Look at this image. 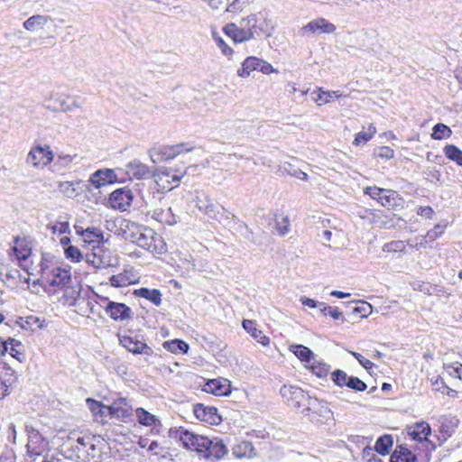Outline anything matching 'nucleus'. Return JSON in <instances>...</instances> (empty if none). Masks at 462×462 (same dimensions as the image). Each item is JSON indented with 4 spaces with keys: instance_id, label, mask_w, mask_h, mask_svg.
<instances>
[{
    "instance_id": "1",
    "label": "nucleus",
    "mask_w": 462,
    "mask_h": 462,
    "mask_svg": "<svg viewBox=\"0 0 462 462\" xmlns=\"http://www.w3.org/2000/svg\"><path fill=\"white\" fill-rule=\"evenodd\" d=\"M98 437L69 433L60 447L61 455L76 462H96L100 457V450L96 446Z\"/></svg>"
},
{
    "instance_id": "2",
    "label": "nucleus",
    "mask_w": 462,
    "mask_h": 462,
    "mask_svg": "<svg viewBox=\"0 0 462 462\" xmlns=\"http://www.w3.org/2000/svg\"><path fill=\"white\" fill-rule=\"evenodd\" d=\"M256 16L251 14L242 19L239 25L228 23L223 30L235 42H243L260 35L262 29L256 25Z\"/></svg>"
},
{
    "instance_id": "3",
    "label": "nucleus",
    "mask_w": 462,
    "mask_h": 462,
    "mask_svg": "<svg viewBox=\"0 0 462 462\" xmlns=\"http://www.w3.org/2000/svg\"><path fill=\"white\" fill-rule=\"evenodd\" d=\"M194 149L189 143H178L174 145H163L150 151V158L153 163L174 159L182 152H189Z\"/></svg>"
},
{
    "instance_id": "4",
    "label": "nucleus",
    "mask_w": 462,
    "mask_h": 462,
    "mask_svg": "<svg viewBox=\"0 0 462 462\" xmlns=\"http://www.w3.org/2000/svg\"><path fill=\"white\" fill-rule=\"evenodd\" d=\"M136 245L153 254H162L167 250L163 238L148 227L141 232V237L136 241Z\"/></svg>"
},
{
    "instance_id": "5",
    "label": "nucleus",
    "mask_w": 462,
    "mask_h": 462,
    "mask_svg": "<svg viewBox=\"0 0 462 462\" xmlns=\"http://www.w3.org/2000/svg\"><path fill=\"white\" fill-rule=\"evenodd\" d=\"M196 207L209 219L218 223H224L228 219L227 211L223 207L214 203L208 196H204L203 198L198 197Z\"/></svg>"
},
{
    "instance_id": "6",
    "label": "nucleus",
    "mask_w": 462,
    "mask_h": 462,
    "mask_svg": "<svg viewBox=\"0 0 462 462\" xmlns=\"http://www.w3.org/2000/svg\"><path fill=\"white\" fill-rule=\"evenodd\" d=\"M54 160V153L50 145L36 144L27 154L26 162L35 168L46 167Z\"/></svg>"
},
{
    "instance_id": "7",
    "label": "nucleus",
    "mask_w": 462,
    "mask_h": 462,
    "mask_svg": "<svg viewBox=\"0 0 462 462\" xmlns=\"http://www.w3.org/2000/svg\"><path fill=\"white\" fill-rule=\"evenodd\" d=\"M280 393L283 401L296 409L303 410L310 397L301 388L293 385H283Z\"/></svg>"
},
{
    "instance_id": "8",
    "label": "nucleus",
    "mask_w": 462,
    "mask_h": 462,
    "mask_svg": "<svg viewBox=\"0 0 462 462\" xmlns=\"http://www.w3.org/2000/svg\"><path fill=\"white\" fill-rule=\"evenodd\" d=\"M180 440L183 446L191 450H195L199 453L205 452V448L210 445V439L207 437L194 434L183 428H180L177 430Z\"/></svg>"
},
{
    "instance_id": "9",
    "label": "nucleus",
    "mask_w": 462,
    "mask_h": 462,
    "mask_svg": "<svg viewBox=\"0 0 462 462\" xmlns=\"http://www.w3.org/2000/svg\"><path fill=\"white\" fill-rule=\"evenodd\" d=\"M27 451L31 456H41L49 449V441L32 426L26 425Z\"/></svg>"
},
{
    "instance_id": "10",
    "label": "nucleus",
    "mask_w": 462,
    "mask_h": 462,
    "mask_svg": "<svg viewBox=\"0 0 462 462\" xmlns=\"http://www.w3.org/2000/svg\"><path fill=\"white\" fill-rule=\"evenodd\" d=\"M86 261L95 268H106L113 265L111 253L104 243L94 245L91 251L86 254Z\"/></svg>"
},
{
    "instance_id": "11",
    "label": "nucleus",
    "mask_w": 462,
    "mask_h": 462,
    "mask_svg": "<svg viewBox=\"0 0 462 462\" xmlns=\"http://www.w3.org/2000/svg\"><path fill=\"white\" fill-rule=\"evenodd\" d=\"M336 29L337 27L334 23L328 22L325 18L320 17L314 19L302 26L299 30V35L302 37H309L320 33H333Z\"/></svg>"
},
{
    "instance_id": "12",
    "label": "nucleus",
    "mask_w": 462,
    "mask_h": 462,
    "mask_svg": "<svg viewBox=\"0 0 462 462\" xmlns=\"http://www.w3.org/2000/svg\"><path fill=\"white\" fill-rule=\"evenodd\" d=\"M184 174L185 171L180 172L171 168H166L160 170L156 174H152V176L155 178V182L160 189L171 190L174 187L179 186Z\"/></svg>"
},
{
    "instance_id": "13",
    "label": "nucleus",
    "mask_w": 462,
    "mask_h": 462,
    "mask_svg": "<svg viewBox=\"0 0 462 462\" xmlns=\"http://www.w3.org/2000/svg\"><path fill=\"white\" fill-rule=\"evenodd\" d=\"M132 191L127 188H121L114 190L109 196V204L115 209L126 210L133 201Z\"/></svg>"
},
{
    "instance_id": "14",
    "label": "nucleus",
    "mask_w": 462,
    "mask_h": 462,
    "mask_svg": "<svg viewBox=\"0 0 462 462\" xmlns=\"http://www.w3.org/2000/svg\"><path fill=\"white\" fill-rule=\"evenodd\" d=\"M120 343L124 347L134 354H142L146 356H151L153 353L152 347L143 340H139L136 336H123L120 337Z\"/></svg>"
},
{
    "instance_id": "15",
    "label": "nucleus",
    "mask_w": 462,
    "mask_h": 462,
    "mask_svg": "<svg viewBox=\"0 0 462 462\" xmlns=\"http://www.w3.org/2000/svg\"><path fill=\"white\" fill-rule=\"evenodd\" d=\"M0 280L11 285H16L18 282H29V278L23 276L20 271L9 263H0Z\"/></svg>"
},
{
    "instance_id": "16",
    "label": "nucleus",
    "mask_w": 462,
    "mask_h": 462,
    "mask_svg": "<svg viewBox=\"0 0 462 462\" xmlns=\"http://www.w3.org/2000/svg\"><path fill=\"white\" fill-rule=\"evenodd\" d=\"M193 411L197 419L209 424H218L222 420L217 408L213 406L197 403L194 405Z\"/></svg>"
},
{
    "instance_id": "17",
    "label": "nucleus",
    "mask_w": 462,
    "mask_h": 462,
    "mask_svg": "<svg viewBox=\"0 0 462 462\" xmlns=\"http://www.w3.org/2000/svg\"><path fill=\"white\" fill-rule=\"evenodd\" d=\"M107 413L119 420L125 421L132 416V408L125 398H118L107 408Z\"/></svg>"
},
{
    "instance_id": "18",
    "label": "nucleus",
    "mask_w": 462,
    "mask_h": 462,
    "mask_svg": "<svg viewBox=\"0 0 462 462\" xmlns=\"http://www.w3.org/2000/svg\"><path fill=\"white\" fill-rule=\"evenodd\" d=\"M118 181L116 172L112 169H101L91 174L89 182L97 189Z\"/></svg>"
},
{
    "instance_id": "19",
    "label": "nucleus",
    "mask_w": 462,
    "mask_h": 462,
    "mask_svg": "<svg viewBox=\"0 0 462 462\" xmlns=\"http://www.w3.org/2000/svg\"><path fill=\"white\" fill-rule=\"evenodd\" d=\"M52 23L54 19L51 15L33 14L23 22V27L30 32H36L43 31L49 23Z\"/></svg>"
},
{
    "instance_id": "20",
    "label": "nucleus",
    "mask_w": 462,
    "mask_h": 462,
    "mask_svg": "<svg viewBox=\"0 0 462 462\" xmlns=\"http://www.w3.org/2000/svg\"><path fill=\"white\" fill-rule=\"evenodd\" d=\"M106 313L116 321L129 319L132 316V310L124 303L107 302L104 307Z\"/></svg>"
},
{
    "instance_id": "21",
    "label": "nucleus",
    "mask_w": 462,
    "mask_h": 462,
    "mask_svg": "<svg viewBox=\"0 0 462 462\" xmlns=\"http://www.w3.org/2000/svg\"><path fill=\"white\" fill-rule=\"evenodd\" d=\"M15 381L14 371L5 363H2L0 365V399L10 393L9 388Z\"/></svg>"
},
{
    "instance_id": "22",
    "label": "nucleus",
    "mask_w": 462,
    "mask_h": 462,
    "mask_svg": "<svg viewBox=\"0 0 462 462\" xmlns=\"http://www.w3.org/2000/svg\"><path fill=\"white\" fill-rule=\"evenodd\" d=\"M301 413L304 416L317 414L320 417L326 418L331 413V411L327 406L326 402H324L323 401H319L317 398L310 396L304 409L301 410Z\"/></svg>"
},
{
    "instance_id": "23",
    "label": "nucleus",
    "mask_w": 462,
    "mask_h": 462,
    "mask_svg": "<svg viewBox=\"0 0 462 462\" xmlns=\"http://www.w3.org/2000/svg\"><path fill=\"white\" fill-rule=\"evenodd\" d=\"M203 391L216 396L228 395L231 393L230 381L226 379L209 380L203 386Z\"/></svg>"
},
{
    "instance_id": "24",
    "label": "nucleus",
    "mask_w": 462,
    "mask_h": 462,
    "mask_svg": "<svg viewBox=\"0 0 462 462\" xmlns=\"http://www.w3.org/2000/svg\"><path fill=\"white\" fill-rule=\"evenodd\" d=\"M76 233L79 235L85 244H88L91 248L96 245L104 243L103 232L96 227H82L75 226Z\"/></svg>"
},
{
    "instance_id": "25",
    "label": "nucleus",
    "mask_w": 462,
    "mask_h": 462,
    "mask_svg": "<svg viewBox=\"0 0 462 462\" xmlns=\"http://www.w3.org/2000/svg\"><path fill=\"white\" fill-rule=\"evenodd\" d=\"M46 282L53 287H64L71 281L69 271L60 267H53L50 274L45 278Z\"/></svg>"
},
{
    "instance_id": "26",
    "label": "nucleus",
    "mask_w": 462,
    "mask_h": 462,
    "mask_svg": "<svg viewBox=\"0 0 462 462\" xmlns=\"http://www.w3.org/2000/svg\"><path fill=\"white\" fill-rule=\"evenodd\" d=\"M125 172L129 178H135L138 180L147 179L150 176H152L151 169L138 160H134L128 162L125 166Z\"/></svg>"
},
{
    "instance_id": "27",
    "label": "nucleus",
    "mask_w": 462,
    "mask_h": 462,
    "mask_svg": "<svg viewBox=\"0 0 462 462\" xmlns=\"http://www.w3.org/2000/svg\"><path fill=\"white\" fill-rule=\"evenodd\" d=\"M244 329L251 335L262 346H266L270 344V338L265 336L262 330L258 329L257 324L254 320L244 319L242 322Z\"/></svg>"
},
{
    "instance_id": "28",
    "label": "nucleus",
    "mask_w": 462,
    "mask_h": 462,
    "mask_svg": "<svg viewBox=\"0 0 462 462\" xmlns=\"http://www.w3.org/2000/svg\"><path fill=\"white\" fill-rule=\"evenodd\" d=\"M227 453L226 445L220 439H210V445L205 448L204 456L208 458L220 459Z\"/></svg>"
},
{
    "instance_id": "29",
    "label": "nucleus",
    "mask_w": 462,
    "mask_h": 462,
    "mask_svg": "<svg viewBox=\"0 0 462 462\" xmlns=\"http://www.w3.org/2000/svg\"><path fill=\"white\" fill-rule=\"evenodd\" d=\"M408 433L413 439L421 442L426 440L430 434V427L425 421L417 422L413 426L409 427Z\"/></svg>"
},
{
    "instance_id": "30",
    "label": "nucleus",
    "mask_w": 462,
    "mask_h": 462,
    "mask_svg": "<svg viewBox=\"0 0 462 462\" xmlns=\"http://www.w3.org/2000/svg\"><path fill=\"white\" fill-rule=\"evenodd\" d=\"M212 9L236 12L241 9L240 0H206Z\"/></svg>"
},
{
    "instance_id": "31",
    "label": "nucleus",
    "mask_w": 462,
    "mask_h": 462,
    "mask_svg": "<svg viewBox=\"0 0 462 462\" xmlns=\"http://www.w3.org/2000/svg\"><path fill=\"white\" fill-rule=\"evenodd\" d=\"M152 217L162 224L169 226L177 223L176 216L173 214L171 208L154 209Z\"/></svg>"
},
{
    "instance_id": "32",
    "label": "nucleus",
    "mask_w": 462,
    "mask_h": 462,
    "mask_svg": "<svg viewBox=\"0 0 462 462\" xmlns=\"http://www.w3.org/2000/svg\"><path fill=\"white\" fill-rule=\"evenodd\" d=\"M390 462H419L418 457L410 449L400 446L392 454Z\"/></svg>"
},
{
    "instance_id": "33",
    "label": "nucleus",
    "mask_w": 462,
    "mask_h": 462,
    "mask_svg": "<svg viewBox=\"0 0 462 462\" xmlns=\"http://www.w3.org/2000/svg\"><path fill=\"white\" fill-rule=\"evenodd\" d=\"M260 59L254 56L247 57L242 63L241 69L237 70V75L241 78L250 76L253 71H259Z\"/></svg>"
},
{
    "instance_id": "34",
    "label": "nucleus",
    "mask_w": 462,
    "mask_h": 462,
    "mask_svg": "<svg viewBox=\"0 0 462 462\" xmlns=\"http://www.w3.org/2000/svg\"><path fill=\"white\" fill-rule=\"evenodd\" d=\"M233 454L237 458L253 457L255 455L254 448L249 441H242L233 447Z\"/></svg>"
},
{
    "instance_id": "35",
    "label": "nucleus",
    "mask_w": 462,
    "mask_h": 462,
    "mask_svg": "<svg viewBox=\"0 0 462 462\" xmlns=\"http://www.w3.org/2000/svg\"><path fill=\"white\" fill-rule=\"evenodd\" d=\"M290 350L301 361L307 364V366L315 358L313 352L302 345H292Z\"/></svg>"
},
{
    "instance_id": "36",
    "label": "nucleus",
    "mask_w": 462,
    "mask_h": 462,
    "mask_svg": "<svg viewBox=\"0 0 462 462\" xmlns=\"http://www.w3.org/2000/svg\"><path fill=\"white\" fill-rule=\"evenodd\" d=\"M136 294L143 299L150 300L155 306H160L162 303V294L158 290L141 288L140 290L136 291Z\"/></svg>"
},
{
    "instance_id": "37",
    "label": "nucleus",
    "mask_w": 462,
    "mask_h": 462,
    "mask_svg": "<svg viewBox=\"0 0 462 462\" xmlns=\"http://www.w3.org/2000/svg\"><path fill=\"white\" fill-rule=\"evenodd\" d=\"M307 367L310 369L311 372L319 378L327 377L330 371L329 365L317 360L316 357L311 361V363Z\"/></svg>"
},
{
    "instance_id": "38",
    "label": "nucleus",
    "mask_w": 462,
    "mask_h": 462,
    "mask_svg": "<svg viewBox=\"0 0 462 462\" xmlns=\"http://www.w3.org/2000/svg\"><path fill=\"white\" fill-rule=\"evenodd\" d=\"M135 415L138 422L143 426L151 427L159 422V420L153 414L148 412L143 408H137Z\"/></svg>"
},
{
    "instance_id": "39",
    "label": "nucleus",
    "mask_w": 462,
    "mask_h": 462,
    "mask_svg": "<svg viewBox=\"0 0 462 462\" xmlns=\"http://www.w3.org/2000/svg\"><path fill=\"white\" fill-rule=\"evenodd\" d=\"M393 444V440L391 435L381 436L375 443L374 449L379 454L385 456L389 454L390 449Z\"/></svg>"
},
{
    "instance_id": "40",
    "label": "nucleus",
    "mask_w": 462,
    "mask_h": 462,
    "mask_svg": "<svg viewBox=\"0 0 462 462\" xmlns=\"http://www.w3.org/2000/svg\"><path fill=\"white\" fill-rule=\"evenodd\" d=\"M162 346L166 350L173 354L187 353L189 350V345L180 339L165 341Z\"/></svg>"
},
{
    "instance_id": "41",
    "label": "nucleus",
    "mask_w": 462,
    "mask_h": 462,
    "mask_svg": "<svg viewBox=\"0 0 462 462\" xmlns=\"http://www.w3.org/2000/svg\"><path fill=\"white\" fill-rule=\"evenodd\" d=\"M8 347L9 354L15 359H17L20 363H23L24 360V354L23 351V345L20 341L11 338H8Z\"/></svg>"
},
{
    "instance_id": "42",
    "label": "nucleus",
    "mask_w": 462,
    "mask_h": 462,
    "mask_svg": "<svg viewBox=\"0 0 462 462\" xmlns=\"http://www.w3.org/2000/svg\"><path fill=\"white\" fill-rule=\"evenodd\" d=\"M317 91L318 96L317 97H314V100L319 106L331 102L334 97L338 98L341 97V93L339 91H325L321 88H318Z\"/></svg>"
},
{
    "instance_id": "43",
    "label": "nucleus",
    "mask_w": 462,
    "mask_h": 462,
    "mask_svg": "<svg viewBox=\"0 0 462 462\" xmlns=\"http://www.w3.org/2000/svg\"><path fill=\"white\" fill-rule=\"evenodd\" d=\"M60 108L62 112H71L81 106L79 98H71L70 97H60L58 100Z\"/></svg>"
},
{
    "instance_id": "44",
    "label": "nucleus",
    "mask_w": 462,
    "mask_h": 462,
    "mask_svg": "<svg viewBox=\"0 0 462 462\" xmlns=\"http://www.w3.org/2000/svg\"><path fill=\"white\" fill-rule=\"evenodd\" d=\"M452 131L448 125L439 123L433 126L431 137L434 140H443L450 137Z\"/></svg>"
},
{
    "instance_id": "45",
    "label": "nucleus",
    "mask_w": 462,
    "mask_h": 462,
    "mask_svg": "<svg viewBox=\"0 0 462 462\" xmlns=\"http://www.w3.org/2000/svg\"><path fill=\"white\" fill-rule=\"evenodd\" d=\"M446 157L457 165L462 166V151L454 144H448L444 147Z\"/></svg>"
},
{
    "instance_id": "46",
    "label": "nucleus",
    "mask_w": 462,
    "mask_h": 462,
    "mask_svg": "<svg viewBox=\"0 0 462 462\" xmlns=\"http://www.w3.org/2000/svg\"><path fill=\"white\" fill-rule=\"evenodd\" d=\"M145 226L131 224L127 226V230L125 231V236L131 243L136 244V241L141 237V232L144 230Z\"/></svg>"
},
{
    "instance_id": "47",
    "label": "nucleus",
    "mask_w": 462,
    "mask_h": 462,
    "mask_svg": "<svg viewBox=\"0 0 462 462\" xmlns=\"http://www.w3.org/2000/svg\"><path fill=\"white\" fill-rule=\"evenodd\" d=\"M376 133V128L373 125H370L367 132H359L353 142V144L359 145L361 143H367Z\"/></svg>"
},
{
    "instance_id": "48",
    "label": "nucleus",
    "mask_w": 462,
    "mask_h": 462,
    "mask_svg": "<svg viewBox=\"0 0 462 462\" xmlns=\"http://www.w3.org/2000/svg\"><path fill=\"white\" fill-rule=\"evenodd\" d=\"M331 378L336 385L343 387L347 385L350 376L345 371L337 369L331 374Z\"/></svg>"
},
{
    "instance_id": "49",
    "label": "nucleus",
    "mask_w": 462,
    "mask_h": 462,
    "mask_svg": "<svg viewBox=\"0 0 462 462\" xmlns=\"http://www.w3.org/2000/svg\"><path fill=\"white\" fill-rule=\"evenodd\" d=\"M64 254L67 259L74 263H79L83 259L81 251L74 245H69L65 247Z\"/></svg>"
},
{
    "instance_id": "50",
    "label": "nucleus",
    "mask_w": 462,
    "mask_h": 462,
    "mask_svg": "<svg viewBox=\"0 0 462 462\" xmlns=\"http://www.w3.org/2000/svg\"><path fill=\"white\" fill-rule=\"evenodd\" d=\"M87 402L88 404L89 410L95 414L99 416H106L107 413L106 408L108 406L103 405L101 402H97L92 399H88Z\"/></svg>"
},
{
    "instance_id": "51",
    "label": "nucleus",
    "mask_w": 462,
    "mask_h": 462,
    "mask_svg": "<svg viewBox=\"0 0 462 462\" xmlns=\"http://www.w3.org/2000/svg\"><path fill=\"white\" fill-rule=\"evenodd\" d=\"M395 197H397V193L392 189H386L385 192L380 197V200L378 201L383 207L387 208H391L394 205Z\"/></svg>"
},
{
    "instance_id": "52",
    "label": "nucleus",
    "mask_w": 462,
    "mask_h": 462,
    "mask_svg": "<svg viewBox=\"0 0 462 462\" xmlns=\"http://www.w3.org/2000/svg\"><path fill=\"white\" fill-rule=\"evenodd\" d=\"M58 188L60 192L68 198H73L77 195L75 184L71 181H60Z\"/></svg>"
},
{
    "instance_id": "53",
    "label": "nucleus",
    "mask_w": 462,
    "mask_h": 462,
    "mask_svg": "<svg viewBox=\"0 0 462 462\" xmlns=\"http://www.w3.org/2000/svg\"><path fill=\"white\" fill-rule=\"evenodd\" d=\"M276 230L279 236H283L290 231V219L288 216H281L276 219Z\"/></svg>"
},
{
    "instance_id": "54",
    "label": "nucleus",
    "mask_w": 462,
    "mask_h": 462,
    "mask_svg": "<svg viewBox=\"0 0 462 462\" xmlns=\"http://www.w3.org/2000/svg\"><path fill=\"white\" fill-rule=\"evenodd\" d=\"M39 273H41V278L45 280V278L50 274L51 271V260L50 255L43 254L39 263Z\"/></svg>"
},
{
    "instance_id": "55",
    "label": "nucleus",
    "mask_w": 462,
    "mask_h": 462,
    "mask_svg": "<svg viewBox=\"0 0 462 462\" xmlns=\"http://www.w3.org/2000/svg\"><path fill=\"white\" fill-rule=\"evenodd\" d=\"M110 283L114 287H125L131 283L126 273H118L110 277Z\"/></svg>"
},
{
    "instance_id": "56",
    "label": "nucleus",
    "mask_w": 462,
    "mask_h": 462,
    "mask_svg": "<svg viewBox=\"0 0 462 462\" xmlns=\"http://www.w3.org/2000/svg\"><path fill=\"white\" fill-rule=\"evenodd\" d=\"M346 387L357 391V392H364L366 390L367 385L365 382L360 380L358 377L356 376H350L349 380H347V385Z\"/></svg>"
},
{
    "instance_id": "57",
    "label": "nucleus",
    "mask_w": 462,
    "mask_h": 462,
    "mask_svg": "<svg viewBox=\"0 0 462 462\" xmlns=\"http://www.w3.org/2000/svg\"><path fill=\"white\" fill-rule=\"evenodd\" d=\"M73 159L74 156L70 154H65L63 152L58 153L54 166L59 168H66L73 162Z\"/></svg>"
},
{
    "instance_id": "58",
    "label": "nucleus",
    "mask_w": 462,
    "mask_h": 462,
    "mask_svg": "<svg viewBox=\"0 0 462 462\" xmlns=\"http://www.w3.org/2000/svg\"><path fill=\"white\" fill-rule=\"evenodd\" d=\"M42 327H43V321L34 316L27 317L24 321V324H23V328H30L32 330L42 328Z\"/></svg>"
},
{
    "instance_id": "59",
    "label": "nucleus",
    "mask_w": 462,
    "mask_h": 462,
    "mask_svg": "<svg viewBox=\"0 0 462 462\" xmlns=\"http://www.w3.org/2000/svg\"><path fill=\"white\" fill-rule=\"evenodd\" d=\"M47 227L51 230L52 234H68L70 232L69 225L67 221L58 222L55 225H48Z\"/></svg>"
},
{
    "instance_id": "60",
    "label": "nucleus",
    "mask_w": 462,
    "mask_h": 462,
    "mask_svg": "<svg viewBox=\"0 0 462 462\" xmlns=\"http://www.w3.org/2000/svg\"><path fill=\"white\" fill-rule=\"evenodd\" d=\"M213 38L216 42L217 46L221 50V52L225 56H231L233 54V50L230 48L225 41L222 39V37L217 36L216 34L213 35Z\"/></svg>"
},
{
    "instance_id": "61",
    "label": "nucleus",
    "mask_w": 462,
    "mask_h": 462,
    "mask_svg": "<svg viewBox=\"0 0 462 462\" xmlns=\"http://www.w3.org/2000/svg\"><path fill=\"white\" fill-rule=\"evenodd\" d=\"M423 174L425 178L431 181H439L440 180L441 174L439 170H437L435 167H428L423 171Z\"/></svg>"
},
{
    "instance_id": "62",
    "label": "nucleus",
    "mask_w": 462,
    "mask_h": 462,
    "mask_svg": "<svg viewBox=\"0 0 462 462\" xmlns=\"http://www.w3.org/2000/svg\"><path fill=\"white\" fill-rule=\"evenodd\" d=\"M385 189H381L376 186L366 187L364 189V193L369 195L373 199L380 200V197L385 192Z\"/></svg>"
},
{
    "instance_id": "63",
    "label": "nucleus",
    "mask_w": 462,
    "mask_h": 462,
    "mask_svg": "<svg viewBox=\"0 0 462 462\" xmlns=\"http://www.w3.org/2000/svg\"><path fill=\"white\" fill-rule=\"evenodd\" d=\"M374 155L382 159L389 160L393 157L394 151L389 146H382L375 150Z\"/></svg>"
},
{
    "instance_id": "64",
    "label": "nucleus",
    "mask_w": 462,
    "mask_h": 462,
    "mask_svg": "<svg viewBox=\"0 0 462 462\" xmlns=\"http://www.w3.org/2000/svg\"><path fill=\"white\" fill-rule=\"evenodd\" d=\"M444 232V226L440 225H436L432 229L429 230L426 234V238L429 241H434L438 237H439Z\"/></svg>"
}]
</instances>
